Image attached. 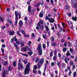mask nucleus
Wrapping results in <instances>:
<instances>
[{
  "mask_svg": "<svg viewBox=\"0 0 77 77\" xmlns=\"http://www.w3.org/2000/svg\"><path fill=\"white\" fill-rule=\"evenodd\" d=\"M30 63H29L26 66L24 72L25 74H29V72L30 71Z\"/></svg>",
  "mask_w": 77,
  "mask_h": 77,
  "instance_id": "obj_1",
  "label": "nucleus"
},
{
  "mask_svg": "<svg viewBox=\"0 0 77 77\" xmlns=\"http://www.w3.org/2000/svg\"><path fill=\"white\" fill-rule=\"evenodd\" d=\"M41 24H44V21L42 20H40L38 23L37 26L36 27V29L37 30H39V27H41Z\"/></svg>",
  "mask_w": 77,
  "mask_h": 77,
  "instance_id": "obj_2",
  "label": "nucleus"
},
{
  "mask_svg": "<svg viewBox=\"0 0 77 77\" xmlns=\"http://www.w3.org/2000/svg\"><path fill=\"white\" fill-rule=\"evenodd\" d=\"M44 58H42L40 60V62L38 63V64H37L38 68L39 69V68H40V67H41V65H42L43 63L44 62Z\"/></svg>",
  "mask_w": 77,
  "mask_h": 77,
  "instance_id": "obj_3",
  "label": "nucleus"
},
{
  "mask_svg": "<svg viewBox=\"0 0 77 77\" xmlns=\"http://www.w3.org/2000/svg\"><path fill=\"white\" fill-rule=\"evenodd\" d=\"M71 0L72 3V6L74 7V8H75L77 5V1L76 0H73V1H72V0Z\"/></svg>",
  "mask_w": 77,
  "mask_h": 77,
  "instance_id": "obj_4",
  "label": "nucleus"
},
{
  "mask_svg": "<svg viewBox=\"0 0 77 77\" xmlns=\"http://www.w3.org/2000/svg\"><path fill=\"white\" fill-rule=\"evenodd\" d=\"M45 20H48V21H49L50 23H54V19H51L50 18H48V17L47 16L46 17Z\"/></svg>",
  "mask_w": 77,
  "mask_h": 77,
  "instance_id": "obj_5",
  "label": "nucleus"
},
{
  "mask_svg": "<svg viewBox=\"0 0 77 77\" xmlns=\"http://www.w3.org/2000/svg\"><path fill=\"white\" fill-rule=\"evenodd\" d=\"M20 62L21 60H19V62L18 65V66H19L18 67V69L19 70H20V68H21V69H22L23 68V64L21 63H20Z\"/></svg>",
  "mask_w": 77,
  "mask_h": 77,
  "instance_id": "obj_6",
  "label": "nucleus"
},
{
  "mask_svg": "<svg viewBox=\"0 0 77 77\" xmlns=\"http://www.w3.org/2000/svg\"><path fill=\"white\" fill-rule=\"evenodd\" d=\"M28 48H29V47L28 46H26L25 48H21V51H26L27 50V49H28Z\"/></svg>",
  "mask_w": 77,
  "mask_h": 77,
  "instance_id": "obj_7",
  "label": "nucleus"
},
{
  "mask_svg": "<svg viewBox=\"0 0 77 77\" xmlns=\"http://www.w3.org/2000/svg\"><path fill=\"white\" fill-rule=\"evenodd\" d=\"M15 20L16 21H17V20H18V11H15Z\"/></svg>",
  "mask_w": 77,
  "mask_h": 77,
  "instance_id": "obj_8",
  "label": "nucleus"
},
{
  "mask_svg": "<svg viewBox=\"0 0 77 77\" xmlns=\"http://www.w3.org/2000/svg\"><path fill=\"white\" fill-rule=\"evenodd\" d=\"M42 50V45H41V44L40 43L38 44V46L37 47V50Z\"/></svg>",
  "mask_w": 77,
  "mask_h": 77,
  "instance_id": "obj_9",
  "label": "nucleus"
},
{
  "mask_svg": "<svg viewBox=\"0 0 77 77\" xmlns=\"http://www.w3.org/2000/svg\"><path fill=\"white\" fill-rule=\"evenodd\" d=\"M38 54L41 55L42 54V49H40L38 50Z\"/></svg>",
  "mask_w": 77,
  "mask_h": 77,
  "instance_id": "obj_10",
  "label": "nucleus"
},
{
  "mask_svg": "<svg viewBox=\"0 0 77 77\" xmlns=\"http://www.w3.org/2000/svg\"><path fill=\"white\" fill-rule=\"evenodd\" d=\"M19 26L20 27H21V26L23 24V21L22 20H20L19 22Z\"/></svg>",
  "mask_w": 77,
  "mask_h": 77,
  "instance_id": "obj_11",
  "label": "nucleus"
},
{
  "mask_svg": "<svg viewBox=\"0 0 77 77\" xmlns=\"http://www.w3.org/2000/svg\"><path fill=\"white\" fill-rule=\"evenodd\" d=\"M28 12L29 13L31 12V6H29L28 7Z\"/></svg>",
  "mask_w": 77,
  "mask_h": 77,
  "instance_id": "obj_12",
  "label": "nucleus"
},
{
  "mask_svg": "<svg viewBox=\"0 0 77 77\" xmlns=\"http://www.w3.org/2000/svg\"><path fill=\"white\" fill-rule=\"evenodd\" d=\"M9 34L10 35H15V32L14 31H12L11 32H9Z\"/></svg>",
  "mask_w": 77,
  "mask_h": 77,
  "instance_id": "obj_13",
  "label": "nucleus"
},
{
  "mask_svg": "<svg viewBox=\"0 0 77 77\" xmlns=\"http://www.w3.org/2000/svg\"><path fill=\"white\" fill-rule=\"evenodd\" d=\"M45 29L46 31H47V32H48V31H49V30H50L48 27L47 26H45Z\"/></svg>",
  "mask_w": 77,
  "mask_h": 77,
  "instance_id": "obj_14",
  "label": "nucleus"
},
{
  "mask_svg": "<svg viewBox=\"0 0 77 77\" xmlns=\"http://www.w3.org/2000/svg\"><path fill=\"white\" fill-rule=\"evenodd\" d=\"M7 21H8V23H9L11 24H12V25H13V24L12 23V21H11V20H9V19Z\"/></svg>",
  "mask_w": 77,
  "mask_h": 77,
  "instance_id": "obj_15",
  "label": "nucleus"
},
{
  "mask_svg": "<svg viewBox=\"0 0 77 77\" xmlns=\"http://www.w3.org/2000/svg\"><path fill=\"white\" fill-rule=\"evenodd\" d=\"M57 65L58 66V67L60 68V66H61V64L60 63V62H59L58 63H57Z\"/></svg>",
  "mask_w": 77,
  "mask_h": 77,
  "instance_id": "obj_16",
  "label": "nucleus"
},
{
  "mask_svg": "<svg viewBox=\"0 0 77 77\" xmlns=\"http://www.w3.org/2000/svg\"><path fill=\"white\" fill-rule=\"evenodd\" d=\"M71 55V54L69 53V51H67L66 56H70Z\"/></svg>",
  "mask_w": 77,
  "mask_h": 77,
  "instance_id": "obj_17",
  "label": "nucleus"
},
{
  "mask_svg": "<svg viewBox=\"0 0 77 77\" xmlns=\"http://www.w3.org/2000/svg\"><path fill=\"white\" fill-rule=\"evenodd\" d=\"M39 16L41 18H42L43 17V13L40 12L39 14Z\"/></svg>",
  "mask_w": 77,
  "mask_h": 77,
  "instance_id": "obj_18",
  "label": "nucleus"
},
{
  "mask_svg": "<svg viewBox=\"0 0 77 77\" xmlns=\"http://www.w3.org/2000/svg\"><path fill=\"white\" fill-rule=\"evenodd\" d=\"M72 20H73L74 21H77V18L76 17H73L72 18Z\"/></svg>",
  "mask_w": 77,
  "mask_h": 77,
  "instance_id": "obj_19",
  "label": "nucleus"
},
{
  "mask_svg": "<svg viewBox=\"0 0 77 77\" xmlns=\"http://www.w3.org/2000/svg\"><path fill=\"white\" fill-rule=\"evenodd\" d=\"M65 66H66L65 64V63H62V68H65Z\"/></svg>",
  "mask_w": 77,
  "mask_h": 77,
  "instance_id": "obj_20",
  "label": "nucleus"
},
{
  "mask_svg": "<svg viewBox=\"0 0 77 77\" xmlns=\"http://www.w3.org/2000/svg\"><path fill=\"white\" fill-rule=\"evenodd\" d=\"M14 46L16 48L17 50H18V49H19V48H18V46H17V44L15 43H14Z\"/></svg>",
  "mask_w": 77,
  "mask_h": 77,
  "instance_id": "obj_21",
  "label": "nucleus"
},
{
  "mask_svg": "<svg viewBox=\"0 0 77 77\" xmlns=\"http://www.w3.org/2000/svg\"><path fill=\"white\" fill-rule=\"evenodd\" d=\"M40 4L42 6H43V5H44V1L43 0H41L39 3V4Z\"/></svg>",
  "mask_w": 77,
  "mask_h": 77,
  "instance_id": "obj_22",
  "label": "nucleus"
},
{
  "mask_svg": "<svg viewBox=\"0 0 77 77\" xmlns=\"http://www.w3.org/2000/svg\"><path fill=\"white\" fill-rule=\"evenodd\" d=\"M57 44L56 43L54 42L52 43L51 44V45H52V46H56Z\"/></svg>",
  "mask_w": 77,
  "mask_h": 77,
  "instance_id": "obj_23",
  "label": "nucleus"
},
{
  "mask_svg": "<svg viewBox=\"0 0 77 77\" xmlns=\"http://www.w3.org/2000/svg\"><path fill=\"white\" fill-rule=\"evenodd\" d=\"M20 31H18L17 32V35H18L20 36H21V35L20 33Z\"/></svg>",
  "mask_w": 77,
  "mask_h": 77,
  "instance_id": "obj_24",
  "label": "nucleus"
},
{
  "mask_svg": "<svg viewBox=\"0 0 77 77\" xmlns=\"http://www.w3.org/2000/svg\"><path fill=\"white\" fill-rule=\"evenodd\" d=\"M53 51H51L50 53V57H52V56H53Z\"/></svg>",
  "mask_w": 77,
  "mask_h": 77,
  "instance_id": "obj_25",
  "label": "nucleus"
},
{
  "mask_svg": "<svg viewBox=\"0 0 77 77\" xmlns=\"http://www.w3.org/2000/svg\"><path fill=\"white\" fill-rule=\"evenodd\" d=\"M54 56H57V51L55 50L54 51Z\"/></svg>",
  "mask_w": 77,
  "mask_h": 77,
  "instance_id": "obj_26",
  "label": "nucleus"
},
{
  "mask_svg": "<svg viewBox=\"0 0 77 77\" xmlns=\"http://www.w3.org/2000/svg\"><path fill=\"white\" fill-rule=\"evenodd\" d=\"M56 58H57V56H54V57H53V60H56Z\"/></svg>",
  "mask_w": 77,
  "mask_h": 77,
  "instance_id": "obj_27",
  "label": "nucleus"
},
{
  "mask_svg": "<svg viewBox=\"0 0 77 77\" xmlns=\"http://www.w3.org/2000/svg\"><path fill=\"white\" fill-rule=\"evenodd\" d=\"M67 49V48H63V52H65V51H66Z\"/></svg>",
  "mask_w": 77,
  "mask_h": 77,
  "instance_id": "obj_28",
  "label": "nucleus"
},
{
  "mask_svg": "<svg viewBox=\"0 0 77 77\" xmlns=\"http://www.w3.org/2000/svg\"><path fill=\"white\" fill-rule=\"evenodd\" d=\"M21 54L24 56H26V57H28V55L26 54L21 53Z\"/></svg>",
  "mask_w": 77,
  "mask_h": 77,
  "instance_id": "obj_29",
  "label": "nucleus"
},
{
  "mask_svg": "<svg viewBox=\"0 0 77 77\" xmlns=\"http://www.w3.org/2000/svg\"><path fill=\"white\" fill-rule=\"evenodd\" d=\"M28 54L29 55H32L33 54V52H28Z\"/></svg>",
  "mask_w": 77,
  "mask_h": 77,
  "instance_id": "obj_30",
  "label": "nucleus"
},
{
  "mask_svg": "<svg viewBox=\"0 0 77 77\" xmlns=\"http://www.w3.org/2000/svg\"><path fill=\"white\" fill-rule=\"evenodd\" d=\"M77 75V72H75L73 73V77H76V75Z\"/></svg>",
  "mask_w": 77,
  "mask_h": 77,
  "instance_id": "obj_31",
  "label": "nucleus"
},
{
  "mask_svg": "<svg viewBox=\"0 0 77 77\" xmlns=\"http://www.w3.org/2000/svg\"><path fill=\"white\" fill-rule=\"evenodd\" d=\"M70 65H74V63L72 61H71L70 62Z\"/></svg>",
  "mask_w": 77,
  "mask_h": 77,
  "instance_id": "obj_32",
  "label": "nucleus"
},
{
  "mask_svg": "<svg viewBox=\"0 0 77 77\" xmlns=\"http://www.w3.org/2000/svg\"><path fill=\"white\" fill-rule=\"evenodd\" d=\"M40 28L41 30H44V26L43 25H41Z\"/></svg>",
  "mask_w": 77,
  "mask_h": 77,
  "instance_id": "obj_33",
  "label": "nucleus"
},
{
  "mask_svg": "<svg viewBox=\"0 0 77 77\" xmlns=\"http://www.w3.org/2000/svg\"><path fill=\"white\" fill-rule=\"evenodd\" d=\"M17 65V62L16 61H14L13 63V65L14 66H16V65Z\"/></svg>",
  "mask_w": 77,
  "mask_h": 77,
  "instance_id": "obj_34",
  "label": "nucleus"
},
{
  "mask_svg": "<svg viewBox=\"0 0 77 77\" xmlns=\"http://www.w3.org/2000/svg\"><path fill=\"white\" fill-rule=\"evenodd\" d=\"M69 6L68 5H66L65 6V9L66 10H67V9H69Z\"/></svg>",
  "mask_w": 77,
  "mask_h": 77,
  "instance_id": "obj_35",
  "label": "nucleus"
},
{
  "mask_svg": "<svg viewBox=\"0 0 77 77\" xmlns=\"http://www.w3.org/2000/svg\"><path fill=\"white\" fill-rule=\"evenodd\" d=\"M42 46H43V48H44V49H45V48H46V46L45 44H43Z\"/></svg>",
  "mask_w": 77,
  "mask_h": 77,
  "instance_id": "obj_36",
  "label": "nucleus"
},
{
  "mask_svg": "<svg viewBox=\"0 0 77 77\" xmlns=\"http://www.w3.org/2000/svg\"><path fill=\"white\" fill-rule=\"evenodd\" d=\"M75 68V66L74 65H73L72 66V70L74 71V69Z\"/></svg>",
  "mask_w": 77,
  "mask_h": 77,
  "instance_id": "obj_37",
  "label": "nucleus"
},
{
  "mask_svg": "<svg viewBox=\"0 0 77 77\" xmlns=\"http://www.w3.org/2000/svg\"><path fill=\"white\" fill-rule=\"evenodd\" d=\"M67 14L69 17H71V13H67Z\"/></svg>",
  "mask_w": 77,
  "mask_h": 77,
  "instance_id": "obj_38",
  "label": "nucleus"
},
{
  "mask_svg": "<svg viewBox=\"0 0 77 77\" xmlns=\"http://www.w3.org/2000/svg\"><path fill=\"white\" fill-rule=\"evenodd\" d=\"M69 50H70V52H71V53H73V51H73V49H72L70 48L69 49Z\"/></svg>",
  "mask_w": 77,
  "mask_h": 77,
  "instance_id": "obj_39",
  "label": "nucleus"
},
{
  "mask_svg": "<svg viewBox=\"0 0 77 77\" xmlns=\"http://www.w3.org/2000/svg\"><path fill=\"white\" fill-rule=\"evenodd\" d=\"M1 50H2V53L3 54H4V52H5V51L4 50V49L2 48Z\"/></svg>",
  "mask_w": 77,
  "mask_h": 77,
  "instance_id": "obj_40",
  "label": "nucleus"
},
{
  "mask_svg": "<svg viewBox=\"0 0 77 77\" xmlns=\"http://www.w3.org/2000/svg\"><path fill=\"white\" fill-rule=\"evenodd\" d=\"M55 63H54L52 62L51 63V66H54Z\"/></svg>",
  "mask_w": 77,
  "mask_h": 77,
  "instance_id": "obj_41",
  "label": "nucleus"
},
{
  "mask_svg": "<svg viewBox=\"0 0 77 77\" xmlns=\"http://www.w3.org/2000/svg\"><path fill=\"white\" fill-rule=\"evenodd\" d=\"M24 36H25V37H30V35H27V34H24Z\"/></svg>",
  "mask_w": 77,
  "mask_h": 77,
  "instance_id": "obj_42",
  "label": "nucleus"
},
{
  "mask_svg": "<svg viewBox=\"0 0 77 77\" xmlns=\"http://www.w3.org/2000/svg\"><path fill=\"white\" fill-rule=\"evenodd\" d=\"M67 58H66L65 59H64V61L66 63H68V60H67Z\"/></svg>",
  "mask_w": 77,
  "mask_h": 77,
  "instance_id": "obj_43",
  "label": "nucleus"
},
{
  "mask_svg": "<svg viewBox=\"0 0 77 77\" xmlns=\"http://www.w3.org/2000/svg\"><path fill=\"white\" fill-rule=\"evenodd\" d=\"M37 68H38L37 67V66L36 65L34 66V68H33L34 69H37Z\"/></svg>",
  "mask_w": 77,
  "mask_h": 77,
  "instance_id": "obj_44",
  "label": "nucleus"
},
{
  "mask_svg": "<svg viewBox=\"0 0 77 77\" xmlns=\"http://www.w3.org/2000/svg\"><path fill=\"white\" fill-rule=\"evenodd\" d=\"M64 47H67V42H66L64 43Z\"/></svg>",
  "mask_w": 77,
  "mask_h": 77,
  "instance_id": "obj_45",
  "label": "nucleus"
},
{
  "mask_svg": "<svg viewBox=\"0 0 77 77\" xmlns=\"http://www.w3.org/2000/svg\"><path fill=\"white\" fill-rule=\"evenodd\" d=\"M8 69L9 71H11V70H12V68H11V67L10 66H9L8 67Z\"/></svg>",
  "mask_w": 77,
  "mask_h": 77,
  "instance_id": "obj_46",
  "label": "nucleus"
},
{
  "mask_svg": "<svg viewBox=\"0 0 77 77\" xmlns=\"http://www.w3.org/2000/svg\"><path fill=\"white\" fill-rule=\"evenodd\" d=\"M8 63V62L7 61H5L4 62V65H7Z\"/></svg>",
  "mask_w": 77,
  "mask_h": 77,
  "instance_id": "obj_47",
  "label": "nucleus"
},
{
  "mask_svg": "<svg viewBox=\"0 0 77 77\" xmlns=\"http://www.w3.org/2000/svg\"><path fill=\"white\" fill-rule=\"evenodd\" d=\"M16 43H17V44H19V45L21 44V42L19 41H16Z\"/></svg>",
  "mask_w": 77,
  "mask_h": 77,
  "instance_id": "obj_48",
  "label": "nucleus"
},
{
  "mask_svg": "<svg viewBox=\"0 0 77 77\" xmlns=\"http://www.w3.org/2000/svg\"><path fill=\"white\" fill-rule=\"evenodd\" d=\"M21 32L22 33H23V35H24L25 33V32H24V31L23 30H22L21 31Z\"/></svg>",
  "mask_w": 77,
  "mask_h": 77,
  "instance_id": "obj_49",
  "label": "nucleus"
},
{
  "mask_svg": "<svg viewBox=\"0 0 77 77\" xmlns=\"http://www.w3.org/2000/svg\"><path fill=\"white\" fill-rule=\"evenodd\" d=\"M20 44L21 47H23V46H24V45L22 42H21Z\"/></svg>",
  "mask_w": 77,
  "mask_h": 77,
  "instance_id": "obj_50",
  "label": "nucleus"
},
{
  "mask_svg": "<svg viewBox=\"0 0 77 77\" xmlns=\"http://www.w3.org/2000/svg\"><path fill=\"white\" fill-rule=\"evenodd\" d=\"M23 63H24V64H26V63H27V61L25 60L24 61H23Z\"/></svg>",
  "mask_w": 77,
  "mask_h": 77,
  "instance_id": "obj_51",
  "label": "nucleus"
},
{
  "mask_svg": "<svg viewBox=\"0 0 77 77\" xmlns=\"http://www.w3.org/2000/svg\"><path fill=\"white\" fill-rule=\"evenodd\" d=\"M53 2V0H51V3L52 5H53L54 4H53V2Z\"/></svg>",
  "mask_w": 77,
  "mask_h": 77,
  "instance_id": "obj_52",
  "label": "nucleus"
},
{
  "mask_svg": "<svg viewBox=\"0 0 77 77\" xmlns=\"http://www.w3.org/2000/svg\"><path fill=\"white\" fill-rule=\"evenodd\" d=\"M33 73H37V71L35 70H34L33 71Z\"/></svg>",
  "mask_w": 77,
  "mask_h": 77,
  "instance_id": "obj_53",
  "label": "nucleus"
},
{
  "mask_svg": "<svg viewBox=\"0 0 77 77\" xmlns=\"http://www.w3.org/2000/svg\"><path fill=\"white\" fill-rule=\"evenodd\" d=\"M42 36L43 38H44L45 39H46V37H45V36L44 34L42 35Z\"/></svg>",
  "mask_w": 77,
  "mask_h": 77,
  "instance_id": "obj_54",
  "label": "nucleus"
},
{
  "mask_svg": "<svg viewBox=\"0 0 77 77\" xmlns=\"http://www.w3.org/2000/svg\"><path fill=\"white\" fill-rule=\"evenodd\" d=\"M68 45H69V47H71V43L70 42H68Z\"/></svg>",
  "mask_w": 77,
  "mask_h": 77,
  "instance_id": "obj_55",
  "label": "nucleus"
},
{
  "mask_svg": "<svg viewBox=\"0 0 77 77\" xmlns=\"http://www.w3.org/2000/svg\"><path fill=\"white\" fill-rule=\"evenodd\" d=\"M5 47H6V45L5 44H3L2 45V48H5Z\"/></svg>",
  "mask_w": 77,
  "mask_h": 77,
  "instance_id": "obj_56",
  "label": "nucleus"
},
{
  "mask_svg": "<svg viewBox=\"0 0 77 77\" xmlns=\"http://www.w3.org/2000/svg\"><path fill=\"white\" fill-rule=\"evenodd\" d=\"M58 56L59 57H61V54H60V53H59L58 54Z\"/></svg>",
  "mask_w": 77,
  "mask_h": 77,
  "instance_id": "obj_57",
  "label": "nucleus"
},
{
  "mask_svg": "<svg viewBox=\"0 0 77 77\" xmlns=\"http://www.w3.org/2000/svg\"><path fill=\"white\" fill-rule=\"evenodd\" d=\"M58 27L59 28V29H60V30H62V28H61V27L60 26V25H58Z\"/></svg>",
  "mask_w": 77,
  "mask_h": 77,
  "instance_id": "obj_58",
  "label": "nucleus"
},
{
  "mask_svg": "<svg viewBox=\"0 0 77 77\" xmlns=\"http://www.w3.org/2000/svg\"><path fill=\"white\" fill-rule=\"evenodd\" d=\"M18 23V20H16L15 21V26H17V23Z\"/></svg>",
  "mask_w": 77,
  "mask_h": 77,
  "instance_id": "obj_59",
  "label": "nucleus"
},
{
  "mask_svg": "<svg viewBox=\"0 0 77 77\" xmlns=\"http://www.w3.org/2000/svg\"><path fill=\"white\" fill-rule=\"evenodd\" d=\"M27 20H28L27 17H25L24 18V20H25V21H27Z\"/></svg>",
  "mask_w": 77,
  "mask_h": 77,
  "instance_id": "obj_60",
  "label": "nucleus"
},
{
  "mask_svg": "<svg viewBox=\"0 0 77 77\" xmlns=\"http://www.w3.org/2000/svg\"><path fill=\"white\" fill-rule=\"evenodd\" d=\"M65 39H62L61 40V42H65Z\"/></svg>",
  "mask_w": 77,
  "mask_h": 77,
  "instance_id": "obj_61",
  "label": "nucleus"
},
{
  "mask_svg": "<svg viewBox=\"0 0 77 77\" xmlns=\"http://www.w3.org/2000/svg\"><path fill=\"white\" fill-rule=\"evenodd\" d=\"M39 61V59L38 58H37L35 60V62H38Z\"/></svg>",
  "mask_w": 77,
  "mask_h": 77,
  "instance_id": "obj_62",
  "label": "nucleus"
},
{
  "mask_svg": "<svg viewBox=\"0 0 77 77\" xmlns=\"http://www.w3.org/2000/svg\"><path fill=\"white\" fill-rule=\"evenodd\" d=\"M4 59H8V57L7 56H5L4 57Z\"/></svg>",
  "mask_w": 77,
  "mask_h": 77,
  "instance_id": "obj_63",
  "label": "nucleus"
},
{
  "mask_svg": "<svg viewBox=\"0 0 77 77\" xmlns=\"http://www.w3.org/2000/svg\"><path fill=\"white\" fill-rule=\"evenodd\" d=\"M48 36H50V31H48Z\"/></svg>",
  "mask_w": 77,
  "mask_h": 77,
  "instance_id": "obj_64",
  "label": "nucleus"
}]
</instances>
